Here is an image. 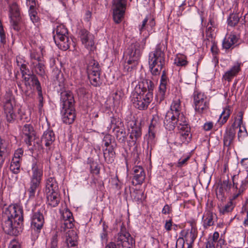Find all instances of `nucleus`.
Instances as JSON below:
<instances>
[{
    "mask_svg": "<svg viewBox=\"0 0 248 248\" xmlns=\"http://www.w3.org/2000/svg\"><path fill=\"white\" fill-rule=\"evenodd\" d=\"M181 104L179 99L174 100L170 106V110L169 111H171L175 116L181 114Z\"/></svg>",
    "mask_w": 248,
    "mask_h": 248,
    "instance_id": "obj_46",
    "label": "nucleus"
},
{
    "mask_svg": "<svg viewBox=\"0 0 248 248\" xmlns=\"http://www.w3.org/2000/svg\"><path fill=\"white\" fill-rule=\"evenodd\" d=\"M88 75L90 83L93 86L98 87L101 84L100 73L88 74Z\"/></svg>",
    "mask_w": 248,
    "mask_h": 248,
    "instance_id": "obj_42",
    "label": "nucleus"
},
{
    "mask_svg": "<svg viewBox=\"0 0 248 248\" xmlns=\"http://www.w3.org/2000/svg\"><path fill=\"white\" fill-rule=\"evenodd\" d=\"M233 208L234 206L233 205L232 202V201H230L227 203V204L223 207L221 209H220V212L223 214H224L226 213L232 211Z\"/></svg>",
    "mask_w": 248,
    "mask_h": 248,
    "instance_id": "obj_50",
    "label": "nucleus"
},
{
    "mask_svg": "<svg viewBox=\"0 0 248 248\" xmlns=\"http://www.w3.org/2000/svg\"><path fill=\"white\" fill-rule=\"evenodd\" d=\"M240 18L238 14L232 13L227 18L228 25L231 27L235 26L239 22Z\"/></svg>",
    "mask_w": 248,
    "mask_h": 248,
    "instance_id": "obj_44",
    "label": "nucleus"
},
{
    "mask_svg": "<svg viewBox=\"0 0 248 248\" xmlns=\"http://www.w3.org/2000/svg\"><path fill=\"white\" fill-rule=\"evenodd\" d=\"M135 240L127 232L121 231L115 237L114 242L108 243L105 248H131Z\"/></svg>",
    "mask_w": 248,
    "mask_h": 248,
    "instance_id": "obj_6",
    "label": "nucleus"
},
{
    "mask_svg": "<svg viewBox=\"0 0 248 248\" xmlns=\"http://www.w3.org/2000/svg\"><path fill=\"white\" fill-rule=\"evenodd\" d=\"M231 114V110L229 108H225L221 113L218 122L221 125L224 124L227 121Z\"/></svg>",
    "mask_w": 248,
    "mask_h": 248,
    "instance_id": "obj_47",
    "label": "nucleus"
},
{
    "mask_svg": "<svg viewBox=\"0 0 248 248\" xmlns=\"http://www.w3.org/2000/svg\"><path fill=\"white\" fill-rule=\"evenodd\" d=\"M63 223L61 226V231H66V229H72L74 226V219L72 213L67 209H64L61 213Z\"/></svg>",
    "mask_w": 248,
    "mask_h": 248,
    "instance_id": "obj_13",
    "label": "nucleus"
},
{
    "mask_svg": "<svg viewBox=\"0 0 248 248\" xmlns=\"http://www.w3.org/2000/svg\"><path fill=\"white\" fill-rule=\"evenodd\" d=\"M176 125L178 130L180 129V127L189 126L187 124L186 118L182 113L176 115Z\"/></svg>",
    "mask_w": 248,
    "mask_h": 248,
    "instance_id": "obj_45",
    "label": "nucleus"
},
{
    "mask_svg": "<svg viewBox=\"0 0 248 248\" xmlns=\"http://www.w3.org/2000/svg\"><path fill=\"white\" fill-rule=\"evenodd\" d=\"M30 56L31 59L37 60V62L41 61V60H42V58L41 57L40 54H38L35 50L31 53Z\"/></svg>",
    "mask_w": 248,
    "mask_h": 248,
    "instance_id": "obj_60",
    "label": "nucleus"
},
{
    "mask_svg": "<svg viewBox=\"0 0 248 248\" xmlns=\"http://www.w3.org/2000/svg\"><path fill=\"white\" fill-rule=\"evenodd\" d=\"M185 243V240L182 237H179L176 243V248H183Z\"/></svg>",
    "mask_w": 248,
    "mask_h": 248,
    "instance_id": "obj_64",
    "label": "nucleus"
},
{
    "mask_svg": "<svg viewBox=\"0 0 248 248\" xmlns=\"http://www.w3.org/2000/svg\"><path fill=\"white\" fill-rule=\"evenodd\" d=\"M116 147V145H112L108 148H106L104 151V157L105 161L108 163H111L113 161L115 156V153L114 148Z\"/></svg>",
    "mask_w": 248,
    "mask_h": 248,
    "instance_id": "obj_36",
    "label": "nucleus"
},
{
    "mask_svg": "<svg viewBox=\"0 0 248 248\" xmlns=\"http://www.w3.org/2000/svg\"><path fill=\"white\" fill-rule=\"evenodd\" d=\"M37 91L38 92V99L39 101L38 106L39 108H41L43 106V97L42 88L37 90Z\"/></svg>",
    "mask_w": 248,
    "mask_h": 248,
    "instance_id": "obj_59",
    "label": "nucleus"
},
{
    "mask_svg": "<svg viewBox=\"0 0 248 248\" xmlns=\"http://www.w3.org/2000/svg\"><path fill=\"white\" fill-rule=\"evenodd\" d=\"M33 68L34 72L40 76L44 78L46 76L45 65L42 60L36 62H32Z\"/></svg>",
    "mask_w": 248,
    "mask_h": 248,
    "instance_id": "obj_38",
    "label": "nucleus"
},
{
    "mask_svg": "<svg viewBox=\"0 0 248 248\" xmlns=\"http://www.w3.org/2000/svg\"><path fill=\"white\" fill-rule=\"evenodd\" d=\"M20 65V67L19 68L22 73L23 78L30 74V70L29 68L27 67V66L26 64L21 63Z\"/></svg>",
    "mask_w": 248,
    "mask_h": 248,
    "instance_id": "obj_52",
    "label": "nucleus"
},
{
    "mask_svg": "<svg viewBox=\"0 0 248 248\" xmlns=\"http://www.w3.org/2000/svg\"><path fill=\"white\" fill-rule=\"evenodd\" d=\"M239 118L237 120V127H239V130L238 133V138L240 140L241 139L247 137L248 136V133L245 127H243V128L241 127V125L243 123V114L241 112H239Z\"/></svg>",
    "mask_w": 248,
    "mask_h": 248,
    "instance_id": "obj_39",
    "label": "nucleus"
},
{
    "mask_svg": "<svg viewBox=\"0 0 248 248\" xmlns=\"http://www.w3.org/2000/svg\"><path fill=\"white\" fill-rule=\"evenodd\" d=\"M154 125H153L152 124H151L149 127L148 136V138L147 139V150L148 153L149 152V150L150 151V152L151 153V150H152L153 148L154 147L155 143V133L154 130Z\"/></svg>",
    "mask_w": 248,
    "mask_h": 248,
    "instance_id": "obj_31",
    "label": "nucleus"
},
{
    "mask_svg": "<svg viewBox=\"0 0 248 248\" xmlns=\"http://www.w3.org/2000/svg\"><path fill=\"white\" fill-rule=\"evenodd\" d=\"M59 191L58 183L54 177H50L47 179L46 186V192H51Z\"/></svg>",
    "mask_w": 248,
    "mask_h": 248,
    "instance_id": "obj_37",
    "label": "nucleus"
},
{
    "mask_svg": "<svg viewBox=\"0 0 248 248\" xmlns=\"http://www.w3.org/2000/svg\"><path fill=\"white\" fill-rule=\"evenodd\" d=\"M190 155H187L186 156H183L180 158L176 166L179 168H182L186 166L187 164V161L189 160Z\"/></svg>",
    "mask_w": 248,
    "mask_h": 248,
    "instance_id": "obj_49",
    "label": "nucleus"
},
{
    "mask_svg": "<svg viewBox=\"0 0 248 248\" xmlns=\"http://www.w3.org/2000/svg\"><path fill=\"white\" fill-rule=\"evenodd\" d=\"M31 172L29 187L27 190L29 198L31 199L35 197L36 191L40 188L43 174L42 166L35 159L33 160L31 165Z\"/></svg>",
    "mask_w": 248,
    "mask_h": 248,
    "instance_id": "obj_4",
    "label": "nucleus"
},
{
    "mask_svg": "<svg viewBox=\"0 0 248 248\" xmlns=\"http://www.w3.org/2000/svg\"><path fill=\"white\" fill-rule=\"evenodd\" d=\"M61 101L62 108H74L75 100L72 93L64 91L61 94Z\"/></svg>",
    "mask_w": 248,
    "mask_h": 248,
    "instance_id": "obj_15",
    "label": "nucleus"
},
{
    "mask_svg": "<svg viewBox=\"0 0 248 248\" xmlns=\"http://www.w3.org/2000/svg\"><path fill=\"white\" fill-rule=\"evenodd\" d=\"M135 88H138V91H140L144 93H149L151 94L153 98V91L154 88V84L151 80L143 79L142 81L140 82Z\"/></svg>",
    "mask_w": 248,
    "mask_h": 248,
    "instance_id": "obj_19",
    "label": "nucleus"
},
{
    "mask_svg": "<svg viewBox=\"0 0 248 248\" xmlns=\"http://www.w3.org/2000/svg\"><path fill=\"white\" fill-rule=\"evenodd\" d=\"M108 227L105 226L104 224H103V232L101 233L100 236L102 241H107L108 237V232L107 231Z\"/></svg>",
    "mask_w": 248,
    "mask_h": 248,
    "instance_id": "obj_61",
    "label": "nucleus"
},
{
    "mask_svg": "<svg viewBox=\"0 0 248 248\" xmlns=\"http://www.w3.org/2000/svg\"><path fill=\"white\" fill-rule=\"evenodd\" d=\"M8 143L0 137V168L2 166L7 155Z\"/></svg>",
    "mask_w": 248,
    "mask_h": 248,
    "instance_id": "obj_34",
    "label": "nucleus"
},
{
    "mask_svg": "<svg viewBox=\"0 0 248 248\" xmlns=\"http://www.w3.org/2000/svg\"><path fill=\"white\" fill-rule=\"evenodd\" d=\"M9 17L11 28L15 31H19L22 22L20 12L9 14Z\"/></svg>",
    "mask_w": 248,
    "mask_h": 248,
    "instance_id": "obj_23",
    "label": "nucleus"
},
{
    "mask_svg": "<svg viewBox=\"0 0 248 248\" xmlns=\"http://www.w3.org/2000/svg\"><path fill=\"white\" fill-rule=\"evenodd\" d=\"M79 36L82 44L88 49L92 50L94 46L93 36L85 29H81Z\"/></svg>",
    "mask_w": 248,
    "mask_h": 248,
    "instance_id": "obj_14",
    "label": "nucleus"
},
{
    "mask_svg": "<svg viewBox=\"0 0 248 248\" xmlns=\"http://www.w3.org/2000/svg\"><path fill=\"white\" fill-rule=\"evenodd\" d=\"M235 123L228 129H227L223 136L224 147H230L232 144L235 135Z\"/></svg>",
    "mask_w": 248,
    "mask_h": 248,
    "instance_id": "obj_18",
    "label": "nucleus"
},
{
    "mask_svg": "<svg viewBox=\"0 0 248 248\" xmlns=\"http://www.w3.org/2000/svg\"><path fill=\"white\" fill-rule=\"evenodd\" d=\"M10 169L13 173L15 174H18L20 172V165H18L11 163Z\"/></svg>",
    "mask_w": 248,
    "mask_h": 248,
    "instance_id": "obj_57",
    "label": "nucleus"
},
{
    "mask_svg": "<svg viewBox=\"0 0 248 248\" xmlns=\"http://www.w3.org/2000/svg\"><path fill=\"white\" fill-rule=\"evenodd\" d=\"M179 138L182 143H187L190 140L192 135L190 126L180 127Z\"/></svg>",
    "mask_w": 248,
    "mask_h": 248,
    "instance_id": "obj_29",
    "label": "nucleus"
},
{
    "mask_svg": "<svg viewBox=\"0 0 248 248\" xmlns=\"http://www.w3.org/2000/svg\"><path fill=\"white\" fill-rule=\"evenodd\" d=\"M195 109L199 113H203L209 108L207 97L201 93H195L194 95Z\"/></svg>",
    "mask_w": 248,
    "mask_h": 248,
    "instance_id": "obj_9",
    "label": "nucleus"
},
{
    "mask_svg": "<svg viewBox=\"0 0 248 248\" xmlns=\"http://www.w3.org/2000/svg\"><path fill=\"white\" fill-rule=\"evenodd\" d=\"M134 200L138 202H141L142 198L143 197V193L140 191L137 190L134 192Z\"/></svg>",
    "mask_w": 248,
    "mask_h": 248,
    "instance_id": "obj_56",
    "label": "nucleus"
},
{
    "mask_svg": "<svg viewBox=\"0 0 248 248\" xmlns=\"http://www.w3.org/2000/svg\"><path fill=\"white\" fill-rule=\"evenodd\" d=\"M48 204L52 207L58 206L60 201L59 191L46 192Z\"/></svg>",
    "mask_w": 248,
    "mask_h": 248,
    "instance_id": "obj_30",
    "label": "nucleus"
},
{
    "mask_svg": "<svg viewBox=\"0 0 248 248\" xmlns=\"http://www.w3.org/2000/svg\"><path fill=\"white\" fill-rule=\"evenodd\" d=\"M168 81L169 79L166 75L165 71L164 70L162 72L160 79L158 92L156 95L157 97L159 99L160 102L163 101L165 98Z\"/></svg>",
    "mask_w": 248,
    "mask_h": 248,
    "instance_id": "obj_16",
    "label": "nucleus"
},
{
    "mask_svg": "<svg viewBox=\"0 0 248 248\" xmlns=\"http://www.w3.org/2000/svg\"><path fill=\"white\" fill-rule=\"evenodd\" d=\"M103 142L106 147H109L112 145H116L114 137L109 134H106L103 139Z\"/></svg>",
    "mask_w": 248,
    "mask_h": 248,
    "instance_id": "obj_48",
    "label": "nucleus"
},
{
    "mask_svg": "<svg viewBox=\"0 0 248 248\" xmlns=\"http://www.w3.org/2000/svg\"><path fill=\"white\" fill-rule=\"evenodd\" d=\"M164 124L168 130H173L176 126V116L171 111H168L165 117Z\"/></svg>",
    "mask_w": 248,
    "mask_h": 248,
    "instance_id": "obj_24",
    "label": "nucleus"
},
{
    "mask_svg": "<svg viewBox=\"0 0 248 248\" xmlns=\"http://www.w3.org/2000/svg\"><path fill=\"white\" fill-rule=\"evenodd\" d=\"M211 51L214 55H217L218 53L219 49L217 46V43L215 42L214 38L211 39Z\"/></svg>",
    "mask_w": 248,
    "mask_h": 248,
    "instance_id": "obj_53",
    "label": "nucleus"
},
{
    "mask_svg": "<svg viewBox=\"0 0 248 248\" xmlns=\"http://www.w3.org/2000/svg\"><path fill=\"white\" fill-rule=\"evenodd\" d=\"M238 38L236 35L231 32L226 35L224 38L222 43V48L226 50L232 49L234 47V45L238 42Z\"/></svg>",
    "mask_w": 248,
    "mask_h": 248,
    "instance_id": "obj_22",
    "label": "nucleus"
},
{
    "mask_svg": "<svg viewBox=\"0 0 248 248\" xmlns=\"http://www.w3.org/2000/svg\"><path fill=\"white\" fill-rule=\"evenodd\" d=\"M91 172L95 174H98L100 172V168L96 164H92L91 165Z\"/></svg>",
    "mask_w": 248,
    "mask_h": 248,
    "instance_id": "obj_63",
    "label": "nucleus"
},
{
    "mask_svg": "<svg viewBox=\"0 0 248 248\" xmlns=\"http://www.w3.org/2000/svg\"><path fill=\"white\" fill-rule=\"evenodd\" d=\"M152 99L150 93H142L138 91V88H135V91L132 93L131 96V102L134 107L141 110L148 108Z\"/></svg>",
    "mask_w": 248,
    "mask_h": 248,
    "instance_id": "obj_7",
    "label": "nucleus"
},
{
    "mask_svg": "<svg viewBox=\"0 0 248 248\" xmlns=\"http://www.w3.org/2000/svg\"><path fill=\"white\" fill-rule=\"evenodd\" d=\"M133 179L136 181V185H141L145 178V171L140 166H136L133 168Z\"/></svg>",
    "mask_w": 248,
    "mask_h": 248,
    "instance_id": "obj_27",
    "label": "nucleus"
},
{
    "mask_svg": "<svg viewBox=\"0 0 248 248\" xmlns=\"http://www.w3.org/2000/svg\"><path fill=\"white\" fill-rule=\"evenodd\" d=\"M165 53L160 44L156 45L155 49L149 53L148 63L153 75H159L165 65Z\"/></svg>",
    "mask_w": 248,
    "mask_h": 248,
    "instance_id": "obj_2",
    "label": "nucleus"
},
{
    "mask_svg": "<svg viewBox=\"0 0 248 248\" xmlns=\"http://www.w3.org/2000/svg\"><path fill=\"white\" fill-rule=\"evenodd\" d=\"M66 243L69 248H78V236L77 232L73 230H69L66 232Z\"/></svg>",
    "mask_w": 248,
    "mask_h": 248,
    "instance_id": "obj_28",
    "label": "nucleus"
},
{
    "mask_svg": "<svg viewBox=\"0 0 248 248\" xmlns=\"http://www.w3.org/2000/svg\"><path fill=\"white\" fill-rule=\"evenodd\" d=\"M2 220V228L6 233L17 236L22 232L23 229L22 209L9 207L3 213Z\"/></svg>",
    "mask_w": 248,
    "mask_h": 248,
    "instance_id": "obj_1",
    "label": "nucleus"
},
{
    "mask_svg": "<svg viewBox=\"0 0 248 248\" xmlns=\"http://www.w3.org/2000/svg\"><path fill=\"white\" fill-rule=\"evenodd\" d=\"M56 34L53 36L54 41L60 48L63 50L68 49L70 47V40L68 35V31L63 25L57 26L55 31Z\"/></svg>",
    "mask_w": 248,
    "mask_h": 248,
    "instance_id": "obj_8",
    "label": "nucleus"
},
{
    "mask_svg": "<svg viewBox=\"0 0 248 248\" xmlns=\"http://www.w3.org/2000/svg\"><path fill=\"white\" fill-rule=\"evenodd\" d=\"M113 131L115 132V135L119 142L124 143L127 138L125 128L123 126L120 127L116 125L113 128Z\"/></svg>",
    "mask_w": 248,
    "mask_h": 248,
    "instance_id": "obj_33",
    "label": "nucleus"
},
{
    "mask_svg": "<svg viewBox=\"0 0 248 248\" xmlns=\"http://www.w3.org/2000/svg\"><path fill=\"white\" fill-rule=\"evenodd\" d=\"M216 216V215H214L213 213L210 211H207L204 214L202 218V221L203 223L202 225L204 229H207L209 227L214 225V218Z\"/></svg>",
    "mask_w": 248,
    "mask_h": 248,
    "instance_id": "obj_32",
    "label": "nucleus"
},
{
    "mask_svg": "<svg viewBox=\"0 0 248 248\" xmlns=\"http://www.w3.org/2000/svg\"><path fill=\"white\" fill-rule=\"evenodd\" d=\"M87 71L88 74L100 73L101 68L97 61L89 57L87 60Z\"/></svg>",
    "mask_w": 248,
    "mask_h": 248,
    "instance_id": "obj_25",
    "label": "nucleus"
},
{
    "mask_svg": "<svg viewBox=\"0 0 248 248\" xmlns=\"http://www.w3.org/2000/svg\"><path fill=\"white\" fill-rule=\"evenodd\" d=\"M50 248H58V234L56 232L51 239Z\"/></svg>",
    "mask_w": 248,
    "mask_h": 248,
    "instance_id": "obj_54",
    "label": "nucleus"
},
{
    "mask_svg": "<svg viewBox=\"0 0 248 248\" xmlns=\"http://www.w3.org/2000/svg\"><path fill=\"white\" fill-rule=\"evenodd\" d=\"M3 106L4 114L8 123H13L16 119V114L14 110V107L16 105L15 96L10 89L6 91L1 98Z\"/></svg>",
    "mask_w": 248,
    "mask_h": 248,
    "instance_id": "obj_5",
    "label": "nucleus"
},
{
    "mask_svg": "<svg viewBox=\"0 0 248 248\" xmlns=\"http://www.w3.org/2000/svg\"><path fill=\"white\" fill-rule=\"evenodd\" d=\"M213 28H215V26L207 25L205 31L206 37L211 38V39L214 38V34L213 33L214 30L213 29Z\"/></svg>",
    "mask_w": 248,
    "mask_h": 248,
    "instance_id": "obj_51",
    "label": "nucleus"
},
{
    "mask_svg": "<svg viewBox=\"0 0 248 248\" xmlns=\"http://www.w3.org/2000/svg\"><path fill=\"white\" fill-rule=\"evenodd\" d=\"M126 0H113V19L116 23L121 22L125 12Z\"/></svg>",
    "mask_w": 248,
    "mask_h": 248,
    "instance_id": "obj_10",
    "label": "nucleus"
},
{
    "mask_svg": "<svg viewBox=\"0 0 248 248\" xmlns=\"http://www.w3.org/2000/svg\"><path fill=\"white\" fill-rule=\"evenodd\" d=\"M224 191L225 190H224L220 187H219L218 188V189L217 190L216 195H217V198L219 200H220L221 201H223L224 200Z\"/></svg>",
    "mask_w": 248,
    "mask_h": 248,
    "instance_id": "obj_62",
    "label": "nucleus"
},
{
    "mask_svg": "<svg viewBox=\"0 0 248 248\" xmlns=\"http://www.w3.org/2000/svg\"><path fill=\"white\" fill-rule=\"evenodd\" d=\"M23 78L25 81V85L28 87V88L31 89V86H32L35 87L36 90L42 88L38 78L34 74H30Z\"/></svg>",
    "mask_w": 248,
    "mask_h": 248,
    "instance_id": "obj_26",
    "label": "nucleus"
},
{
    "mask_svg": "<svg viewBox=\"0 0 248 248\" xmlns=\"http://www.w3.org/2000/svg\"><path fill=\"white\" fill-rule=\"evenodd\" d=\"M147 38V37H145L140 42H135L128 46L125 52L126 59L128 58L124 65L125 68L128 65H132L131 67L132 68V66H135L138 64L142 51L146 46Z\"/></svg>",
    "mask_w": 248,
    "mask_h": 248,
    "instance_id": "obj_3",
    "label": "nucleus"
},
{
    "mask_svg": "<svg viewBox=\"0 0 248 248\" xmlns=\"http://www.w3.org/2000/svg\"><path fill=\"white\" fill-rule=\"evenodd\" d=\"M45 223L44 217L40 211L34 212L31 217V230L32 233H39Z\"/></svg>",
    "mask_w": 248,
    "mask_h": 248,
    "instance_id": "obj_11",
    "label": "nucleus"
},
{
    "mask_svg": "<svg viewBox=\"0 0 248 248\" xmlns=\"http://www.w3.org/2000/svg\"><path fill=\"white\" fill-rule=\"evenodd\" d=\"M196 236L195 229L193 227L190 231L187 230L184 236L185 240L189 243V245H192L194 243Z\"/></svg>",
    "mask_w": 248,
    "mask_h": 248,
    "instance_id": "obj_43",
    "label": "nucleus"
},
{
    "mask_svg": "<svg viewBox=\"0 0 248 248\" xmlns=\"http://www.w3.org/2000/svg\"><path fill=\"white\" fill-rule=\"evenodd\" d=\"M149 20L148 17L146 16L144 20L142 22V24L139 25V31L140 33L141 34L142 32L147 30V31H150L149 27L151 28V30L155 26V19L154 18H152L150 20V21L148 22Z\"/></svg>",
    "mask_w": 248,
    "mask_h": 248,
    "instance_id": "obj_35",
    "label": "nucleus"
},
{
    "mask_svg": "<svg viewBox=\"0 0 248 248\" xmlns=\"http://www.w3.org/2000/svg\"><path fill=\"white\" fill-rule=\"evenodd\" d=\"M55 140V135L52 130L47 129L45 131L41 139L42 144H44L46 147H48V150H50V146L54 142Z\"/></svg>",
    "mask_w": 248,
    "mask_h": 248,
    "instance_id": "obj_21",
    "label": "nucleus"
},
{
    "mask_svg": "<svg viewBox=\"0 0 248 248\" xmlns=\"http://www.w3.org/2000/svg\"><path fill=\"white\" fill-rule=\"evenodd\" d=\"M74 108H62L61 111L62 122L66 124H72L76 118Z\"/></svg>",
    "mask_w": 248,
    "mask_h": 248,
    "instance_id": "obj_20",
    "label": "nucleus"
},
{
    "mask_svg": "<svg viewBox=\"0 0 248 248\" xmlns=\"http://www.w3.org/2000/svg\"><path fill=\"white\" fill-rule=\"evenodd\" d=\"M20 12L18 5L16 3L14 2L10 6L9 14Z\"/></svg>",
    "mask_w": 248,
    "mask_h": 248,
    "instance_id": "obj_58",
    "label": "nucleus"
},
{
    "mask_svg": "<svg viewBox=\"0 0 248 248\" xmlns=\"http://www.w3.org/2000/svg\"><path fill=\"white\" fill-rule=\"evenodd\" d=\"M174 63L178 66H186L188 62L186 56L182 54H178L176 55Z\"/></svg>",
    "mask_w": 248,
    "mask_h": 248,
    "instance_id": "obj_41",
    "label": "nucleus"
},
{
    "mask_svg": "<svg viewBox=\"0 0 248 248\" xmlns=\"http://www.w3.org/2000/svg\"><path fill=\"white\" fill-rule=\"evenodd\" d=\"M22 138L28 146L32 145L36 137V133L31 124H25L22 128Z\"/></svg>",
    "mask_w": 248,
    "mask_h": 248,
    "instance_id": "obj_12",
    "label": "nucleus"
},
{
    "mask_svg": "<svg viewBox=\"0 0 248 248\" xmlns=\"http://www.w3.org/2000/svg\"><path fill=\"white\" fill-rule=\"evenodd\" d=\"M241 62H236L229 70L224 73L223 75L222 79L230 82L241 71Z\"/></svg>",
    "mask_w": 248,
    "mask_h": 248,
    "instance_id": "obj_17",
    "label": "nucleus"
},
{
    "mask_svg": "<svg viewBox=\"0 0 248 248\" xmlns=\"http://www.w3.org/2000/svg\"><path fill=\"white\" fill-rule=\"evenodd\" d=\"M141 131L140 127L133 126L131 128V131L130 133L129 138L131 139L132 142L135 144L137 140L141 136Z\"/></svg>",
    "mask_w": 248,
    "mask_h": 248,
    "instance_id": "obj_40",
    "label": "nucleus"
},
{
    "mask_svg": "<svg viewBox=\"0 0 248 248\" xmlns=\"http://www.w3.org/2000/svg\"><path fill=\"white\" fill-rule=\"evenodd\" d=\"M232 184L229 182L228 180H224L221 184L220 187L224 190L227 191H229L231 188Z\"/></svg>",
    "mask_w": 248,
    "mask_h": 248,
    "instance_id": "obj_55",
    "label": "nucleus"
}]
</instances>
